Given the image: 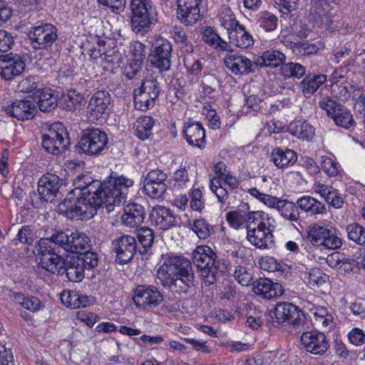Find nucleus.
<instances>
[{
  "label": "nucleus",
  "mask_w": 365,
  "mask_h": 365,
  "mask_svg": "<svg viewBox=\"0 0 365 365\" xmlns=\"http://www.w3.org/2000/svg\"><path fill=\"white\" fill-rule=\"evenodd\" d=\"M74 188L58 205V212L73 220L93 216L100 208L108 212L125 202L133 179L112 172L105 180H93L88 174H81L73 180Z\"/></svg>",
  "instance_id": "nucleus-1"
},
{
  "label": "nucleus",
  "mask_w": 365,
  "mask_h": 365,
  "mask_svg": "<svg viewBox=\"0 0 365 365\" xmlns=\"http://www.w3.org/2000/svg\"><path fill=\"white\" fill-rule=\"evenodd\" d=\"M191 255L192 263L206 286L215 284L227 272L225 261L207 245L197 246Z\"/></svg>",
  "instance_id": "nucleus-2"
},
{
  "label": "nucleus",
  "mask_w": 365,
  "mask_h": 365,
  "mask_svg": "<svg viewBox=\"0 0 365 365\" xmlns=\"http://www.w3.org/2000/svg\"><path fill=\"white\" fill-rule=\"evenodd\" d=\"M174 277V287L187 292L195 285V273L190 261L182 256H170L165 259L164 264Z\"/></svg>",
  "instance_id": "nucleus-3"
},
{
  "label": "nucleus",
  "mask_w": 365,
  "mask_h": 365,
  "mask_svg": "<svg viewBox=\"0 0 365 365\" xmlns=\"http://www.w3.org/2000/svg\"><path fill=\"white\" fill-rule=\"evenodd\" d=\"M108 138L106 133L98 128H88L81 134L76 148L80 153L99 155L108 149Z\"/></svg>",
  "instance_id": "nucleus-4"
},
{
  "label": "nucleus",
  "mask_w": 365,
  "mask_h": 365,
  "mask_svg": "<svg viewBox=\"0 0 365 365\" xmlns=\"http://www.w3.org/2000/svg\"><path fill=\"white\" fill-rule=\"evenodd\" d=\"M150 43L151 46L148 61L150 66L160 73L169 71L173 51L171 43L161 36H155Z\"/></svg>",
  "instance_id": "nucleus-5"
},
{
  "label": "nucleus",
  "mask_w": 365,
  "mask_h": 365,
  "mask_svg": "<svg viewBox=\"0 0 365 365\" xmlns=\"http://www.w3.org/2000/svg\"><path fill=\"white\" fill-rule=\"evenodd\" d=\"M307 238L313 246H322L329 250L338 249L342 244L341 238L336 235V229L328 224L310 225L307 230Z\"/></svg>",
  "instance_id": "nucleus-6"
},
{
  "label": "nucleus",
  "mask_w": 365,
  "mask_h": 365,
  "mask_svg": "<svg viewBox=\"0 0 365 365\" xmlns=\"http://www.w3.org/2000/svg\"><path fill=\"white\" fill-rule=\"evenodd\" d=\"M30 45L35 50H52L57 46L58 29L50 23H41L30 28L28 34Z\"/></svg>",
  "instance_id": "nucleus-7"
},
{
  "label": "nucleus",
  "mask_w": 365,
  "mask_h": 365,
  "mask_svg": "<svg viewBox=\"0 0 365 365\" xmlns=\"http://www.w3.org/2000/svg\"><path fill=\"white\" fill-rule=\"evenodd\" d=\"M152 0H130V26L136 34L143 35L150 29L153 24Z\"/></svg>",
  "instance_id": "nucleus-8"
},
{
  "label": "nucleus",
  "mask_w": 365,
  "mask_h": 365,
  "mask_svg": "<svg viewBox=\"0 0 365 365\" xmlns=\"http://www.w3.org/2000/svg\"><path fill=\"white\" fill-rule=\"evenodd\" d=\"M70 143L69 133L61 123H53L48 133L41 136L42 147L47 153L54 155L66 151Z\"/></svg>",
  "instance_id": "nucleus-9"
},
{
  "label": "nucleus",
  "mask_w": 365,
  "mask_h": 365,
  "mask_svg": "<svg viewBox=\"0 0 365 365\" xmlns=\"http://www.w3.org/2000/svg\"><path fill=\"white\" fill-rule=\"evenodd\" d=\"M111 97L108 91L102 90L93 94L86 108L88 120L93 123L106 122L110 113Z\"/></svg>",
  "instance_id": "nucleus-10"
},
{
  "label": "nucleus",
  "mask_w": 365,
  "mask_h": 365,
  "mask_svg": "<svg viewBox=\"0 0 365 365\" xmlns=\"http://www.w3.org/2000/svg\"><path fill=\"white\" fill-rule=\"evenodd\" d=\"M273 315L272 327H278L283 323H287L293 327H299L303 324L305 316L304 312L295 304L288 302H280L277 303L274 311L271 312Z\"/></svg>",
  "instance_id": "nucleus-11"
},
{
  "label": "nucleus",
  "mask_w": 365,
  "mask_h": 365,
  "mask_svg": "<svg viewBox=\"0 0 365 365\" xmlns=\"http://www.w3.org/2000/svg\"><path fill=\"white\" fill-rule=\"evenodd\" d=\"M113 251L115 253V262L119 264L130 262L138 252L139 247L135 237L123 235L112 241Z\"/></svg>",
  "instance_id": "nucleus-12"
},
{
  "label": "nucleus",
  "mask_w": 365,
  "mask_h": 365,
  "mask_svg": "<svg viewBox=\"0 0 365 365\" xmlns=\"http://www.w3.org/2000/svg\"><path fill=\"white\" fill-rule=\"evenodd\" d=\"M133 302L141 309H154L164 302V294L155 285L140 284L134 289Z\"/></svg>",
  "instance_id": "nucleus-13"
},
{
  "label": "nucleus",
  "mask_w": 365,
  "mask_h": 365,
  "mask_svg": "<svg viewBox=\"0 0 365 365\" xmlns=\"http://www.w3.org/2000/svg\"><path fill=\"white\" fill-rule=\"evenodd\" d=\"M63 180L56 174L46 173L43 175L37 189L40 199L47 202H57L63 196L60 192Z\"/></svg>",
  "instance_id": "nucleus-14"
},
{
  "label": "nucleus",
  "mask_w": 365,
  "mask_h": 365,
  "mask_svg": "<svg viewBox=\"0 0 365 365\" xmlns=\"http://www.w3.org/2000/svg\"><path fill=\"white\" fill-rule=\"evenodd\" d=\"M43 248H36L34 253L39 259V266L51 274L63 276L66 258L61 255L59 251L43 250Z\"/></svg>",
  "instance_id": "nucleus-15"
},
{
  "label": "nucleus",
  "mask_w": 365,
  "mask_h": 365,
  "mask_svg": "<svg viewBox=\"0 0 365 365\" xmlns=\"http://www.w3.org/2000/svg\"><path fill=\"white\" fill-rule=\"evenodd\" d=\"M25 69L24 56L14 53L0 55V76L5 81H11L21 75Z\"/></svg>",
  "instance_id": "nucleus-16"
},
{
  "label": "nucleus",
  "mask_w": 365,
  "mask_h": 365,
  "mask_svg": "<svg viewBox=\"0 0 365 365\" xmlns=\"http://www.w3.org/2000/svg\"><path fill=\"white\" fill-rule=\"evenodd\" d=\"M319 106L326 110L327 114L334 120L337 126L348 129L354 123L351 112L340 103L327 98L320 101Z\"/></svg>",
  "instance_id": "nucleus-17"
},
{
  "label": "nucleus",
  "mask_w": 365,
  "mask_h": 365,
  "mask_svg": "<svg viewBox=\"0 0 365 365\" xmlns=\"http://www.w3.org/2000/svg\"><path fill=\"white\" fill-rule=\"evenodd\" d=\"M300 339L305 351L314 355H324L329 348L327 336L317 329L303 332Z\"/></svg>",
  "instance_id": "nucleus-18"
},
{
  "label": "nucleus",
  "mask_w": 365,
  "mask_h": 365,
  "mask_svg": "<svg viewBox=\"0 0 365 365\" xmlns=\"http://www.w3.org/2000/svg\"><path fill=\"white\" fill-rule=\"evenodd\" d=\"M247 239L251 244L259 249L271 248L274 246V236L270 227H266L264 222L259 221L257 227L247 225Z\"/></svg>",
  "instance_id": "nucleus-19"
},
{
  "label": "nucleus",
  "mask_w": 365,
  "mask_h": 365,
  "mask_svg": "<svg viewBox=\"0 0 365 365\" xmlns=\"http://www.w3.org/2000/svg\"><path fill=\"white\" fill-rule=\"evenodd\" d=\"M69 231L66 232L62 230H52L50 236L40 238L36 245V248H43V250H52L53 252L59 251L61 250L65 252L68 251L70 234Z\"/></svg>",
  "instance_id": "nucleus-20"
},
{
  "label": "nucleus",
  "mask_w": 365,
  "mask_h": 365,
  "mask_svg": "<svg viewBox=\"0 0 365 365\" xmlns=\"http://www.w3.org/2000/svg\"><path fill=\"white\" fill-rule=\"evenodd\" d=\"M202 0H177L176 16L185 26L192 25L200 19Z\"/></svg>",
  "instance_id": "nucleus-21"
},
{
  "label": "nucleus",
  "mask_w": 365,
  "mask_h": 365,
  "mask_svg": "<svg viewBox=\"0 0 365 365\" xmlns=\"http://www.w3.org/2000/svg\"><path fill=\"white\" fill-rule=\"evenodd\" d=\"M4 111L10 117L24 121L33 119L37 110L36 104L30 100H16L5 107Z\"/></svg>",
  "instance_id": "nucleus-22"
},
{
  "label": "nucleus",
  "mask_w": 365,
  "mask_h": 365,
  "mask_svg": "<svg viewBox=\"0 0 365 365\" xmlns=\"http://www.w3.org/2000/svg\"><path fill=\"white\" fill-rule=\"evenodd\" d=\"M226 67L235 75H245L255 73L258 67L255 61L238 54H227L224 58Z\"/></svg>",
  "instance_id": "nucleus-23"
},
{
  "label": "nucleus",
  "mask_w": 365,
  "mask_h": 365,
  "mask_svg": "<svg viewBox=\"0 0 365 365\" xmlns=\"http://www.w3.org/2000/svg\"><path fill=\"white\" fill-rule=\"evenodd\" d=\"M252 285L253 292L265 299L281 297L284 292L281 284L273 282L268 278H259L252 282Z\"/></svg>",
  "instance_id": "nucleus-24"
},
{
  "label": "nucleus",
  "mask_w": 365,
  "mask_h": 365,
  "mask_svg": "<svg viewBox=\"0 0 365 365\" xmlns=\"http://www.w3.org/2000/svg\"><path fill=\"white\" fill-rule=\"evenodd\" d=\"M150 217L162 230H167L179 225L177 216L170 208L164 206H155L150 213Z\"/></svg>",
  "instance_id": "nucleus-25"
},
{
  "label": "nucleus",
  "mask_w": 365,
  "mask_h": 365,
  "mask_svg": "<svg viewBox=\"0 0 365 365\" xmlns=\"http://www.w3.org/2000/svg\"><path fill=\"white\" fill-rule=\"evenodd\" d=\"M183 133L187 142L199 148L205 146V130L200 122L187 121L185 123Z\"/></svg>",
  "instance_id": "nucleus-26"
},
{
  "label": "nucleus",
  "mask_w": 365,
  "mask_h": 365,
  "mask_svg": "<svg viewBox=\"0 0 365 365\" xmlns=\"http://www.w3.org/2000/svg\"><path fill=\"white\" fill-rule=\"evenodd\" d=\"M146 217L145 207L138 202H130L124 208L121 220L123 224L130 227H138Z\"/></svg>",
  "instance_id": "nucleus-27"
},
{
  "label": "nucleus",
  "mask_w": 365,
  "mask_h": 365,
  "mask_svg": "<svg viewBox=\"0 0 365 365\" xmlns=\"http://www.w3.org/2000/svg\"><path fill=\"white\" fill-rule=\"evenodd\" d=\"M63 271V276L72 282H81L86 274L81 261L75 255L66 257Z\"/></svg>",
  "instance_id": "nucleus-28"
},
{
  "label": "nucleus",
  "mask_w": 365,
  "mask_h": 365,
  "mask_svg": "<svg viewBox=\"0 0 365 365\" xmlns=\"http://www.w3.org/2000/svg\"><path fill=\"white\" fill-rule=\"evenodd\" d=\"M34 94L38 98L37 105L41 112H52L58 106V96L55 90L44 88L38 89Z\"/></svg>",
  "instance_id": "nucleus-29"
},
{
  "label": "nucleus",
  "mask_w": 365,
  "mask_h": 365,
  "mask_svg": "<svg viewBox=\"0 0 365 365\" xmlns=\"http://www.w3.org/2000/svg\"><path fill=\"white\" fill-rule=\"evenodd\" d=\"M271 160L277 168L284 169L296 163L297 155L292 149L277 147L271 153Z\"/></svg>",
  "instance_id": "nucleus-30"
},
{
  "label": "nucleus",
  "mask_w": 365,
  "mask_h": 365,
  "mask_svg": "<svg viewBox=\"0 0 365 365\" xmlns=\"http://www.w3.org/2000/svg\"><path fill=\"white\" fill-rule=\"evenodd\" d=\"M62 303L71 309L86 307L91 304V298L76 290L63 291L61 294Z\"/></svg>",
  "instance_id": "nucleus-31"
},
{
  "label": "nucleus",
  "mask_w": 365,
  "mask_h": 365,
  "mask_svg": "<svg viewBox=\"0 0 365 365\" xmlns=\"http://www.w3.org/2000/svg\"><path fill=\"white\" fill-rule=\"evenodd\" d=\"M69 242L68 252L74 253L75 255L80 254L85 250H91L92 249L90 237L85 233L78 231L70 233Z\"/></svg>",
  "instance_id": "nucleus-32"
},
{
  "label": "nucleus",
  "mask_w": 365,
  "mask_h": 365,
  "mask_svg": "<svg viewBox=\"0 0 365 365\" xmlns=\"http://www.w3.org/2000/svg\"><path fill=\"white\" fill-rule=\"evenodd\" d=\"M155 120L150 115L139 117L133 125L134 134L140 140H145L153 135Z\"/></svg>",
  "instance_id": "nucleus-33"
},
{
  "label": "nucleus",
  "mask_w": 365,
  "mask_h": 365,
  "mask_svg": "<svg viewBox=\"0 0 365 365\" xmlns=\"http://www.w3.org/2000/svg\"><path fill=\"white\" fill-rule=\"evenodd\" d=\"M327 81L324 74L308 73L300 82L299 87L304 95H312Z\"/></svg>",
  "instance_id": "nucleus-34"
},
{
  "label": "nucleus",
  "mask_w": 365,
  "mask_h": 365,
  "mask_svg": "<svg viewBox=\"0 0 365 365\" xmlns=\"http://www.w3.org/2000/svg\"><path fill=\"white\" fill-rule=\"evenodd\" d=\"M286 60L285 55L276 50L264 51L256 60L258 66L277 68L282 66Z\"/></svg>",
  "instance_id": "nucleus-35"
},
{
  "label": "nucleus",
  "mask_w": 365,
  "mask_h": 365,
  "mask_svg": "<svg viewBox=\"0 0 365 365\" xmlns=\"http://www.w3.org/2000/svg\"><path fill=\"white\" fill-rule=\"evenodd\" d=\"M228 36L230 43L240 48H247L254 43L252 36L245 30L244 25L230 31Z\"/></svg>",
  "instance_id": "nucleus-36"
},
{
  "label": "nucleus",
  "mask_w": 365,
  "mask_h": 365,
  "mask_svg": "<svg viewBox=\"0 0 365 365\" xmlns=\"http://www.w3.org/2000/svg\"><path fill=\"white\" fill-rule=\"evenodd\" d=\"M135 237L140 247V255L147 254L154 243V230L147 226L140 227L135 232Z\"/></svg>",
  "instance_id": "nucleus-37"
},
{
  "label": "nucleus",
  "mask_w": 365,
  "mask_h": 365,
  "mask_svg": "<svg viewBox=\"0 0 365 365\" xmlns=\"http://www.w3.org/2000/svg\"><path fill=\"white\" fill-rule=\"evenodd\" d=\"M13 297L17 304L31 312L40 311L44 307L41 301L34 296L26 295L21 292H14L13 293Z\"/></svg>",
  "instance_id": "nucleus-38"
},
{
  "label": "nucleus",
  "mask_w": 365,
  "mask_h": 365,
  "mask_svg": "<svg viewBox=\"0 0 365 365\" xmlns=\"http://www.w3.org/2000/svg\"><path fill=\"white\" fill-rule=\"evenodd\" d=\"M290 130L292 135L299 139L310 140L315 133L314 128L307 121L298 120L291 123Z\"/></svg>",
  "instance_id": "nucleus-39"
},
{
  "label": "nucleus",
  "mask_w": 365,
  "mask_h": 365,
  "mask_svg": "<svg viewBox=\"0 0 365 365\" xmlns=\"http://www.w3.org/2000/svg\"><path fill=\"white\" fill-rule=\"evenodd\" d=\"M75 255L81 261L82 266L87 272L88 278H93L95 276L93 270L98 264V254L91 250H85Z\"/></svg>",
  "instance_id": "nucleus-40"
},
{
  "label": "nucleus",
  "mask_w": 365,
  "mask_h": 365,
  "mask_svg": "<svg viewBox=\"0 0 365 365\" xmlns=\"http://www.w3.org/2000/svg\"><path fill=\"white\" fill-rule=\"evenodd\" d=\"M275 207L281 215L290 221L297 222L299 219V212L297 205L289 200H277Z\"/></svg>",
  "instance_id": "nucleus-41"
},
{
  "label": "nucleus",
  "mask_w": 365,
  "mask_h": 365,
  "mask_svg": "<svg viewBox=\"0 0 365 365\" xmlns=\"http://www.w3.org/2000/svg\"><path fill=\"white\" fill-rule=\"evenodd\" d=\"M306 67L301 63L296 62H289L284 63L280 67V74L285 78L299 79L306 74Z\"/></svg>",
  "instance_id": "nucleus-42"
},
{
  "label": "nucleus",
  "mask_w": 365,
  "mask_h": 365,
  "mask_svg": "<svg viewBox=\"0 0 365 365\" xmlns=\"http://www.w3.org/2000/svg\"><path fill=\"white\" fill-rule=\"evenodd\" d=\"M154 97L148 96L138 88L133 91V105L136 110L143 112L152 108L155 104Z\"/></svg>",
  "instance_id": "nucleus-43"
},
{
  "label": "nucleus",
  "mask_w": 365,
  "mask_h": 365,
  "mask_svg": "<svg viewBox=\"0 0 365 365\" xmlns=\"http://www.w3.org/2000/svg\"><path fill=\"white\" fill-rule=\"evenodd\" d=\"M172 35L182 53L190 55L193 52L194 46L191 41L188 40L186 32L183 29L176 28Z\"/></svg>",
  "instance_id": "nucleus-44"
},
{
  "label": "nucleus",
  "mask_w": 365,
  "mask_h": 365,
  "mask_svg": "<svg viewBox=\"0 0 365 365\" xmlns=\"http://www.w3.org/2000/svg\"><path fill=\"white\" fill-rule=\"evenodd\" d=\"M63 100L62 108L68 111H74L81 105L84 96L76 90L71 89L63 96Z\"/></svg>",
  "instance_id": "nucleus-45"
},
{
  "label": "nucleus",
  "mask_w": 365,
  "mask_h": 365,
  "mask_svg": "<svg viewBox=\"0 0 365 365\" xmlns=\"http://www.w3.org/2000/svg\"><path fill=\"white\" fill-rule=\"evenodd\" d=\"M138 88L140 92L143 91L148 96L154 97L155 101L158 98L162 90L158 81L152 76L143 80L140 86Z\"/></svg>",
  "instance_id": "nucleus-46"
},
{
  "label": "nucleus",
  "mask_w": 365,
  "mask_h": 365,
  "mask_svg": "<svg viewBox=\"0 0 365 365\" xmlns=\"http://www.w3.org/2000/svg\"><path fill=\"white\" fill-rule=\"evenodd\" d=\"M257 23L267 32L274 31L278 25V18L272 13L264 11L259 14Z\"/></svg>",
  "instance_id": "nucleus-47"
},
{
  "label": "nucleus",
  "mask_w": 365,
  "mask_h": 365,
  "mask_svg": "<svg viewBox=\"0 0 365 365\" xmlns=\"http://www.w3.org/2000/svg\"><path fill=\"white\" fill-rule=\"evenodd\" d=\"M347 237L359 245L365 246V227L359 223L348 225L346 227Z\"/></svg>",
  "instance_id": "nucleus-48"
},
{
  "label": "nucleus",
  "mask_w": 365,
  "mask_h": 365,
  "mask_svg": "<svg viewBox=\"0 0 365 365\" xmlns=\"http://www.w3.org/2000/svg\"><path fill=\"white\" fill-rule=\"evenodd\" d=\"M192 231L202 240H205L213 232V227L205 219H196L193 222Z\"/></svg>",
  "instance_id": "nucleus-49"
},
{
  "label": "nucleus",
  "mask_w": 365,
  "mask_h": 365,
  "mask_svg": "<svg viewBox=\"0 0 365 365\" xmlns=\"http://www.w3.org/2000/svg\"><path fill=\"white\" fill-rule=\"evenodd\" d=\"M168 175L161 170L155 169L149 171L142 180L143 185H166Z\"/></svg>",
  "instance_id": "nucleus-50"
},
{
  "label": "nucleus",
  "mask_w": 365,
  "mask_h": 365,
  "mask_svg": "<svg viewBox=\"0 0 365 365\" xmlns=\"http://www.w3.org/2000/svg\"><path fill=\"white\" fill-rule=\"evenodd\" d=\"M322 48L323 43L320 41L315 43L304 41L296 43V48L302 56L316 55Z\"/></svg>",
  "instance_id": "nucleus-51"
},
{
  "label": "nucleus",
  "mask_w": 365,
  "mask_h": 365,
  "mask_svg": "<svg viewBox=\"0 0 365 365\" xmlns=\"http://www.w3.org/2000/svg\"><path fill=\"white\" fill-rule=\"evenodd\" d=\"M234 277L238 283L242 286H249L255 282L253 281L252 269L241 265L236 267Z\"/></svg>",
  "instance_id": "nucleus-52"
},
{
  "label": "nucleus",
  "mask_w": 365,
  "mask_h": 365,
  "mask_svg": "<svg viewBox=\"0 0 365 365\" xmlns=\"http://www.w3.org/2000/svg\"><path fill=\"white\" fill-rule=\"evenodd\" d=\"M167 188V185H143V192L151 199L163 200Z\"/></svg>",
  "instance_id": "nucleus-53"
},
{
  "label": "nucleus",
  "mask_w": 365,
  "mask_h": 365,
  "mask_svg": "<svg viewBox=\"0 0 365 365\" xmlns=\"http://www.w3.org/2000/svg\"><path fill=\"white\" fill-rule=\"evenodd\" d=\"M39 77L37 76H29L22 79L17 85V89L21 93H32L37 91L39 85Z\"/></svg>",
  "instance_id": "nucleus-54"
},
{
  "label": "nucleus",
  "mask_w": 365,
  "mask_h": 365,
  "mask_svg": "<svg viewBox=\"0 0 365 365\" xmlns=\"http://www.w3.org/2000/svg\"><path fill=\"white\" fill-rule=\"evenodd\" d=\"M334 349L336 355L342 360H351L357 356L356 351L349 349L341 340H335Z\"/></svg>",
  "instance_id": "nucleus-55"
},
{
  "label": "nucleus",
  "mask_w": 365,
  "mask_h": 365,
  "mask_svg": "<svg viewBox=\"0 0 365 365\" xmlns=\"http://www.w3.org/2000/svg\"><path fill=\"white\" fill-rule=\"evenodd\" d=\"M273 315L272 312L269 314H264L260 316H249L246 320V325L252 329H258L262 327L264 322H266L267 327H272V320Z\"/></svg>",
  "instance_id": "nucleus-56"
},
{
  "label": "nucleus",
  "mask_w": 365,
  "mask_h": 365,
  "mask_svg": "<svg viewBox=\"0 0 365 365\" xmlns=\"http://www.w3.org/2000/svg\"><path fill=\"white\" fill-rule=\"evenodd\" d=\"M17 242L22 244L31 245L34 242V228L31 225H24L18 231L16 237L13 240L14 245Z\"/></svg>",
  "instance_id": "nucleus-57"
},
{
  "label": "nucleus",
  "mask_w": 365,
  "mask_h": 365,
  "mask_svg": "<svg viewBox=\"0 0 365 365\" xmlns=\"http://www.w3.org/2000/svg\"><path fill=\"white\" fill-rule=\"evenodd\" d=\"M157 279H158L157 284H160L165 289L174 286V277L167 267L165 269L163 266H161L158 269Z\"/></svg>",
  "instance_id": "nucleus-58"
},
{
  "label": "nucleus",
  "mask_w": 365,
  "mask_h": 365,
  "mask_svg": "<svg viewBox=\"0 0 365 365\" xmlns=\"http://www.w3.org/2000/svg\"><path fill=\"white\" fill-rule=\"evenodd\" d=\"M321 165L323 171L329 177H335L339 172V164L327 156L322 157Z\"/></svg>",
  "instance_id": "nucleus-59"
},
{
  "label": "nucleus",
  "mask_w": 365,
  "mask_h": 365,
  "mask_svg": "<svg viewBox=\"0 0 365 365\" xmlns=\"http://www.w3.org/2000/svg\"><path fill=\"white\" fill-rule=\"evenodd\" d=\"M20 10L37 11L45 6V0H16Z\"/></svg>",
  "instance_id": "nucleus-60"
},
{
  "label": "nucleus",
  "mask_w": 365,
  "mask_h": 365,
  "mask_svg": "<svg viewBox=\"0 0 365 365\" xmlns=\"http://www.w3.org/2000/svg\"><path fill=\"white\" fill-rule=\"evenodd\" d=\"M183 62L189 74L197 76L201 73L202 64L200 59H192L190 55H187L184 57Z\"/></svg>",
  "instance_id": "nucleus-61"
},
{
  "label": "nucleus",
  "mask_w": 365,
  "mask_h": 365,
  "mask_svg": "<svg viewBox=\"0 0 365 365\" xmlns=\"http://www.w3.org/2000/svg\"><path fill=\"white\" fill-rule=\"evenodd\" d=\"M104 6L108 7L111 12L120 14L125 9L126 0H98Z\"/></svg>",
  "instance_id": "nucleus-62"
},
{
  "label": "nucleus",
  "mask_w": 365,
  "mask_h": 365,
  "mask_svg": "<svg viewBox=\"0 0 365 365\" xmlns=\"http://www.w3.org/2000/svg\"><path fill=\"white\" fill-rule=\"evenodd\" d=\"M329 277L321 269L314 267L309 272V284H316L319 287L327 282Z\"/></svg>",
  "instance_id": "nucleus-63"
},
{
  "label": "nucleus",
  "mask_w": 365,
  "mask_h": 365,
  "mask_svg": "<svg viewBox=\"0 0 365 365\" xmlns=\"http://www.w3.org/2000/svg\"><path fill=\"white\" fill-rule=\"evenodd\" d=\"M261 268L268 272L282 270V264L273 257H264L259 259Z\"/></svg>",
  "instance_id": "nucleus-64"
}]
</instances>
